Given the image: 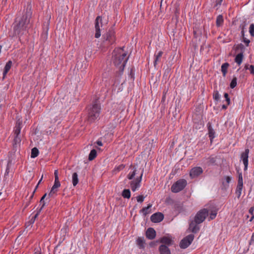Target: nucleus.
I'll return each instance as SVG.
<instances>
[{"label": "nucleus", "instance_id": "1", "mask_svg": "<svg viewBox=\"0 0 254 254\" xmlns=\"http://www.w3.org/2000/svg\"><path fill=\"white\" fill-rule=\"evenodd\" d=\"M32 15L31 7H27L24 14L20 17H17L13 24L15 32L29 31L31 27L30 18Z\"/></svg>", "mask_w": 254, "mask_h": 254}, {"label": "nucleus", "instance_id": "2", "mask_svg": "<svg viewBox=\"0 0 254 254\" xmlns=\"http://www.w3.org/2000/svg\"><path fill=\"white\" fill-rule=\"evenodd\" d=\"M124 47L115 49L113 52L112 61L115 65L118 68L119 75L123 72L124 67L128 59Z\"/></svg>", "mask_w": 254, "mask_h": 254}, {"label": "nucleus", "instance_id": "3", "mask_svg": "<svg viewBox=\"0 0 254 254\" xmlns=\"http://www.w3.org/2000/svg\"><path fill=\"white\" fill-rule=\"evenodd\" d=\"M100 110V105L98 102L96 101L88 110L87 121L91 123L97 119L99 117Z\"/></svg>", "mask_w": 254, "mask_h": 254}, {"label": "nucleus", "instance_id": "4", "mask_svg": "<svg viewBox=\"0 0 254 254\" xmlns=\"http://www.w3.org/2000/svg\"><path fill=\"white\" fill-rule=\"evenodd\" d=\"M22 124V121L20 119H18L16 123L15 127L14 133L15 137L14 138V147H16L17 145L19 144L21 142V138L19 136V134L21 131V125Z\"/></svg>", "mask_w": 254, "mask_h": 254}, {"label": "nucleus", "instance_id": "5", "mask_svg": "<svg viewBox=\"0 0 254 254\" xmlns=\"http://www.w3.org/2000/svg\"><path fill=\"white\" fill-rule=\"evenodd\" d=\"M187 181L184 179H181L177 181L171 187L172 192L177 193L183 190L187 185Z\"/></svg>", "mask_w": 254, "mask_h": 254}, {"label": "nucleus", "instance_id": "6", "mask_svg": "<svg viewBox=\"0 0 254 254\" xmlns=\"http://www.w3.org/2000/svg\"><path fill=\"white\" fill-rule=\"evenodd\" d=\"M209 210L206 208H204L199 211L194 217L195 223L200 224L203 222L208 216Z\"/></svg>", "mask_w": 254, "mask_h": 254}, {"label": "nucleus", "instance_id": "7", "mask_svg": "<svg viewBox=\"0 0 254 254\" xmlns=\"http://www.w3.org/2000/svg\"><path fill=\"white\" fill-rule=\"evenodd\" d=\"M107 24V20L103 19L100 16L97 17L95 20V28L96 32H100L104 30L105 25Z\"/></svg>", "mask_w": 254, "mask_h": 254}, {"label": "nucleus", "instance_id": "8", "mask_svg": "<svg viewBox=\"0 0 254 254\" xmlns=\"http://www.w3.org/2000/svg\"><path fill=\"white\" fill-rule=\"evenodd\" d=\"M194 239V235L190 234L181 240L180 243V247L182 249L188 248L192 243Z\"/></svg>", "mask_w": 254, "mask_h": 254}, {"label": "nucleus", "instance_id": "9", "mask_svg": "<svg viewBox=\"0 0 254 254\" xmlns=\"http://www.w3.org/2000/svg\"><path fill=\"white\" fill-rule=\"evenodd\" d=\"M143 172L141 174L139 177L137 178L135 180L130 182V187L133 191H136L140 187V183L142 180Z\"/></svg>", "mask_w": 254, "mask_h": 254}, {"label": "nucleus", "instance_id": "10", "mask_svg": "<svg viewBox=\"0 0 254 254\" xmlns=\"http://www.w3.org/2000/svg\"><path fill=\"white\" fill-rule=\"evenodd\" d=\"M249 149H246L245 151L242 153L241 155V159L243 161L244 164V170L246 171L248 169V157L249 154Z\"/></svg>", "mask_w": 254, "mask_h": 254}, {"label": "nucleus", "instance_id": "11", "mask_svg": "<svg viewBox=\"0 0 254 254\" xmlns=\"http://www.w3.org/2000/svg\"><path fill=\"white\" fill-rule=\"evenodd\" d=\"M202 172L203 170L201 167H196L191 169L190 175L191 178H194L199 176Z\"/></svg>", "mask_w": 254, "mask_h": 254}, {"label": "nucleus", "instance_id": "12", "mask_svg": "<svg viewBox=\"0 0 254 254\" xmlns=\"http://www.w3.org/2000/svg\"><path fill=\"white\" fill-rule=\"evenodd\" d=\"M164 219V215L160 212H157L153 214L150 217L151 221L154 223H158L161 222Z\"/></svg>", "mask_w": 254, "mask_h": 254}, {"label": "nucleus", "instance_id": "13", "mask_svg": "<svg viewBox=\"0 0 254 254\" xmlns=\"http://www.w3.org/2000/svg\"><path fill=\"white\" fill-rule=\"evenodd\" d=\"M61 186V183L59 181H55L54 184L50 192L49 193V197H52L53 195L57 192L58 189Z\"/></svg>", "mask_w": 254, "mask_h": 254}, {"label": "nucleus", "instance_id": "14", "mask_svg": "<svg viewBox=\"0 0 254 254\" xmlns=\"http://www.w3.org/2000/svg\"><path fill=\"white\" fill-rule=\"evenodd\" d=\"M146 236L149 240H152L156 236V232L152 228H148L146 232Z\"/></svg>", "mask_w": 254, "mask_h": 254}, {"label": "nucleus", "instance_id": "15", "mask_svg": "<svg viewBox=\"0 0 254 254\" xmlns=\"http://www.w3.org/2000/svg\"><path fill=\"white\" fill-rule=\"evenodd\" d=\"M160 254H171V251L168 246L165 245H161L159 247Z\"/></svg>", "mask_w": 254, "mask_h": 254}, {"label": "nucleus", "instance_id": "16", "mask_svg": "<svg viewBox=\"0 0 254 254\" xmlns=\"http://www.w3.org/2000/svg\"><path fill=\"white\" fill-rule=\"evenodd\" d=\"M103 37L106 41H108L110 44H113L114 42L115 36L114 33H106Z\"/></svg>", "mask_w": 254, "mask_h": 254}, {"label": "nucleus", "instance_id": "17", "mask_svg": "<svg viewBox=\"0 0 254 254\" xmlns=\"http://www.w3.org/2000/svg\"><path fill=\"white\" fill-rule=\"evenodd\" d=\"M208 135L210 138L211 142L212 141V139L215 137V132L211 127V124L209 122L207 125Z\"/></svg>", "mask_w": 254, "mask_h": 254}, {"label": "nucleus", "instance_id": "18", "mask_svg": "<svg viewBox=\"0 0 254 254\" xmlns=\"http://www.w3.org/2000/svg\"><path fill=\"white\" fill-rule=\"evenodd\" d=\"M198 224L195 223L194 220L190 224L189 229L192 233H196L199 230L200 228Z\"/></svg>", "mask_w": 254, "mask_h": 254}, {"label": "nucleus", "instance_id": "19", "mask_svg": "<svg viewBox=\"0 0 254 254\" xmlns=\"http://www.w3.org/2000/svg\"><path fill=\"white\" fill-rule=\"evenodd\" d=\"M12 65V63L11 61H9L4 66V68L3 72V77H2L3 80L5 78L6 75L7 73V72L9 71L10 69L11 68Z\"/></svg>", "mask_w": 254, "mask_h": 254}, {"label": "nucleus", "instance_id": "20", "mask_svg": "<svg viewBox=\"0 0 254 254\" xmlns=\"http://www.w3.org/2000/svg\"><path fill=\"white\" fill-rule=\"evenodd\" d=\"M163 55V52L159 51L157 53H155L154 55L155 59L154 61V65L155 67H156L157 64L160 62L161 58L162 57Z\"/></svg>", "mask_w": 254, "mask_h": 254}, {"label": "nucleus", "instance_id": "21", "mask_svg": "<svg viewBox=\"0 0 254 254\" xmlns=\"http://www.w3.org/2000/svg\"><path fill=\"white\" fill-rule=\"evenodd\" d=\"M231 181V177L229 176H226L222 180V189H226L229 187V184Z\"/></svg>", "mask_w": 254, "mask_h": 254}, {"label": "nucleus", "instance_id": "22", "mask_svg": "<svg viewBox=\"0 0 254 254\" xmlns=\"http://www.w3.org/2000/svg\"><path fill=\"white\" fill-rule=\"evenodd\" d=\"M130 172L127 176V179L129 180H132L136 174V169L134 166H130Z\"/></svg>", "mask_w": 254, "mask_h": 254}, {"label": "nucleus", "instance_id": "23", "mask_svg": "<svg viewBox=\"0 0 254 254\" xmlns=\"http://www.w3.org/2000/svg\"><path fill=\"white\" fill-rule=\"evenodd\" d=\"M172 240L167 237H163L161 239L160 242L164 244L166 246H170L172 244Z\"/></svg>", "mask_w": 254, "mask_h": 254}, {"label": "nucleus", "instance_id": "24", "mask_svg": "<svg viewBox=\"0 0 254 254\" xmlns=\"http://www.w3.org/2000/svg\"><path fill=\"white\" fill-rule=\"evenodd\" d=\"M79 180L77 173L74 172L72 175V183L74 187H75L78 183Z\"/></svg>", "mask_w": 254, "mask_h": 254}, {"label": "nucleus", "instance_id": "25", "mask_svg": "<svg viewBox=\"0 0 254 254\" xmlns=\"http://www.w3.org/2000/svg\"><path fill=\"white\" fill-rule=\"evenodd\" d=\"M229 66V64L228 63H225L221 65V71L223 73V76L225 77L227 72V69Z\"/></svg>", "mask_w": 254, "mask_h": 254}, {"label": "nucleus", "instance_id": "26", "mask_svg": "<svg viewBox=\"0 0 254 254\" xmlns=\"http://www.w3.org/2000/svg\"><path fill=\"white\" fill-rule=\"evenodd\" d=\"M145 241L143 238H138L136 240V244L140 249H143L144 247Z\"/></svg>", "mask_w": 254, "mask_h": 254}, {"label": "nucleus", "instance_id": "27", "mask_svg": "<svg viewBox=\"0 0 254 254\" xmlns=\"http://www.w3.org/2000/svg\"><path fill=\"white\" fill-rule=\"evenodd\" d=\"M243 58V54L242 53L238 54L235 59V62L237 63L239 65H240L242 63Z\"/></svg>", "mask_w": 254, "mask_h": 254}, {"label": "nucleus", "instance_id": "28", "mask_svg": "<svg viewBox=\"0 0 254 254\" xmlns=\"http://www.w3.org/2000/svg\"><path fill=\"white\" fill-rule=\"evenodd\" d=\"M223 17L222 15H219L216 18V25L218 27L221 26L223 23Z\"/></svg>", "mask_w": 254, "mask_h": 254}, {"label": "nucleus", "instance_id": "29", "mask_svg": "<svg viewBox=\"0 0 254 254\" xmlns=\"http://www.w3.org/2000/svg\"><path fill=\"white\" fill-rule=\"evenodd\" d=\"M243 185H237L236 190V194L237 195V197L240 198L241 193L242 190L243 189Z\"/></svg>", "mask_w": 254, "mask_h": 254}, {"label": "nucleus", "instance_id": "30", "mask_svg": "<svg viewBox=\"0 0 254 254\" xmlns=\"http://www.w3.org/2000/svg\"><path fill=\"white\" fill-rule=\"evenodd\" d=\"M97 155V152L95 149H92L91 150L88 157V159L90 161L93 160Z\"/></svg>", "mask_w": 254, "mask_h": 254}, {"label": "nucleus", "instance_id": "31", "mask_svg": "<svg viewBox=\"0 0 254 254\" xmlns=\"http://www.w3.org/2000/svg\"><path fill=\"white\" fill-rule=\"evenodd\" d=\"M41 211V208L38 209V210L37 211L36 214L34 216H33L32 218L29 221L28 223L29 224V225H31L34 223L35 219L38 217V216L39 215V214H40Z\"/></svg>", "mask_w": 254, "mask_h": 254}, {"label": "nucleus", "instance_id": "32", "mask_svg": "<svg viewBox=\"0 0 254 254\" xmlns=\"http://www.w3.org/2000/svg\"><path fill=\"white\" fill-rule=\"evenodd\" d=\"M152 204H149L147 207H145L140 210V212L143 213L144 215L150 213L149 209L151 207Z\"/></svg>", "mask_w": 254, "mask_h": 254}, {"label": "nucleus", "instance_id": "33", "mask_svg": "<svg viewBox=\"0 0 254 254\" xmlns=\"http://www.w3.org/2000/svg\"><path fill=\"white\" fill-rule=\"evenodd\" d=\"M122 196L124 198H129L130 197V191L129 189H125L122 192Z\"/></svg>", "mask_w": 254, "mask_h": 254}, {"label": "nucleus", "instance_id": "34", "mask_svg": "<svg viewBox=\"0 0 254 254\" xmlns=\"http://www.w3.org/2000/svg\"><path fill=\"white\" fill-rule=\"evenodd\" d=\"M38 154H39L38 149L37 148L34 147L32 149L31 153V158H35L38 155Z\"/></svg>", "mask_w": 254, "mask_h": 254}, {"label": "nucleus", "instance_id": "35", "mask_svg": "<svg viewBox=\"0 0 254 254\" xmlns=\"http://www.w3.org/2000/svg\"><path fill=\"white\" fill-rule=\"evenodd\" d=\"M47 196V193H45L41 198L40 200V205H41L40 208H41V210H42L43 208L44 207L45 205V202L44 201V199Z\"/></svg>", "mask_w": 254, "mask_h": 254}, {"label": "nucleus", "instance_id": "36", "mask_svg": "<svg viewBox=\"0 0 254 254\" xmlns=\"http://www.w3.org/2000/svg\"><path fill=\"white\" fill-rule=\"evenodd\" d=\"M237 85V78L234 77L230 83V87L231 88H235Z\"/></svg>", "mask_w": 254, "mask_h": 254}, {"label": "nucleus", "instance_id": "37", "mask_svg": "<svg viewBox=\"0 0 254 254\" xmlns=\"http://www.w3.org/2000/svg\"><path fill=\"white\" fill-rule=\"evenodd\" d=\"M240 185H243V176L242 173H240L238 176V184Z\"/></svg>", "mask_w": 254, "mask_h": 254}, {"label": "nucleus", "instance_id": "38", "mask_svg": "<svg viewBox=\"0 0 254 254\" xmlns=\"http://www.w3.org/2000/svg\"><path fill=\"white\" fill-rule=\"evenodd\" d=\"M217 211L216 210L211 211L210 214V219L212 220L214 219L216 216Z\"/></svg>", "mask_w": 254, "mask_h": 254}, {"label": "nucleus", "instance_id": "39", "mask_svg": "<svg viewBox=\"0 0 254 254\" xmlns=\"http://www.w3.org/2000/svg\"><path fill=\"white\" fill-rule=\"evenodd\" d=\"M242 35L243 39V41L244 43L246 44V45L248 46L250 42V41L244 37V33H242Z\"/></svg>", "mask_w": 254, "mask_h": 254}, {"label": "nucleus", "instance_id": "40", "mask_svg": "<svg viewBox=\"0 0 254 254\" xmlns=\"http://www.w3.org/2000/svg\"><path fill=\"white\" fill-rule=\"evenodd\" d=\"M247 25V24L246 22H244L243 24H242L240 25V28H241V32H244L245 30H246V28H245V26Z\"/></svg>", "mask_w": 254, "mask_h": 254}, {"label": "nucleus", "instance_id": "41", "mask_svg": "<svg viewBox=\"0 0 254 254\" xmlns=\"http://www.w3.org/2000/svg\"><path fill=\"white\" fill-rule=\"evenodd\" d=\"M224 97L226 99V101L227 103V105H229L230 103V98H229L228 94L227 93H224Z\"/></svg>", "mask_w": 254, "mask_h": 254}, {"label": "nucleus", "instance_id": "42", "mask_svg": "<svg viewBox=\"0 0 254 254\" xmlns=\"http://www.w3.org/2000/svg\"><path fill=\"white\" fill-rule=\"evenodd\" d=\"M136 199L138 202H142L144 200V197L142 195H139L136 197Z\"/></svg>", "mask_w": 254, "mask_h": 254}, {"label": "nucleus", "instance_id": "43", "mask_svg": "<svg viewBox=\"0 0 254 254\" xmlns=\"http://www.w3.org/2000/svg\"><path fill=\"white\" fill-rule=\"evenodd\" d=\"M213 98L216 100H218L219 99L220 95L217 91L214 94Z\"/></svg>", "mask_w": 254, "mask_h": 254}, {"label": "nucleus", "instance_id": "44", "mask_svg": "<svg viewBox=\"0 0 254 254\" xmlns=\"http://www.w3.org/2000/svg\"><path fill=\"white\" fill-rule=\"evenodd\" d=\"M55 181H59L58 177V171L56 170L54 172Z\"/></svg>", "mask_w": 254, "mask_h": 254}, {"label": "nucleus", "instance_id": "45", "mask_svg": "<svg viewBox=\"0 0 254 254\" xmlns=\"http://www.w3.org/2000/svg\"><path fill=\"white\" fill-rule=\"evenodd\" d=\"M10 163H11L10 161H9L7 163L6 171L5 173V176L7 175L9 173V165L10 164Z\"/></svg>", "mask_w": 254, "mask_h": 254}, {"label": "nucleus", "instance_id": "46", "mask_svg": "<svg viewBox=\"0 0 254 254\" xmlns=\"http://www.w3.org/2000/svg\"><path fill=\"white\" fill-rule=\"evenodd\" d=\"M249 69L251 74L254 73V65H250L249 66Z\"/></svg>", "mask_w": 254, "mask_h": 254}, {"label": "nucleus", "instance_id": "47", "mask_svg": "<svg viewBox=\"0 0 254 254\" xmlns=\"http://www.w3.org/2000/svg\"><path fill=\"white\" fill-rule=\"evenodd\" d=\"M249 32H254V24L252 23L250 25Z\"/></svg>", "mask_w": 254, "mask_h": 254}, {"label": "nucleus", "instance_id": "48", "mask_svg": "<svg viewBox=\"0 0 254 254\" xmlns=\"http://www.w3.org/2000/svg\"><path fill=\"white\" fill-rule=\"evenodd\" d=\"M254 206H252L251 207L249 210V213L251 214V215H254Z\"/></svg>", "mask_w": 254, "mask_h": 254}, {"label": "nucleus", "instance_id": "49", "mask_svg": "<svg viewBox=\"0 0 254 254\" xmlns=\"http://www.w3.org/2000/svg\"><path fill=\"white\" fill-rule=\"evenodd\" d=\"M82 65V64L80 62H78L76 64V67H77V69L81 68Z\"/></svg>", "mask_w": 254, "mask_h": 254}, {"label": "nucleus", "instance_id": "50", "mask_svg": "<svg viewBox=\"0 0 254 254\" xmlns=\"http://www.w3.org/2000/svg\"><path fill=\"white\" fill-rule=\"evenodd\" d=\"M42 178H43V176L42 177V178H41V179L39 180L37 185L36 186V188L34 190V191H33V194L31 195V197L32 198L33 196V193L35 192V191H36V190L37 189V188H38V185H39V184L41 182L42 180Z\"/></svg>", "mask_w": 254, "mask_h": 254}, {"label": "nucleus", "instance_id": "51", "mask_svg": "<svg viewBox=\"0 0 254 254\" xmlns=\"http://www.w3.org/2000/svg\"><path fill=\"white\" fill-rule=\"evenodd\" d=\"M253 243H254V232L253 233L250 242V244L252 245Z\"/></svg>", "mask_w": 254, "mask_h": 254}, {"label": "nucleus", "instance_id": "52", "mask_svg": "<svg viewBox=\"0 0 254 254\" xmlns=\"http://www.w3.org/2000/svg\"><path fill=\"white\" fill-rule=\"evenodd\" d=\"M222 0H216L215 6H217L218 5H220L221 4V2Z\"/></svg>", "mask_w": 254, "mask_h": 254}, {"label": "nucleus", "instance_id": "53", "mask_svg": "<svg viewBox=\"0 0 254 254\" xmlns=\"http://www.w3.org/2000/svg\"><path fill=\"white\" fill-rule=\"evenodd\" d=\"M96 143L98 145L100 146L103 145V143H102V141L99 140H98L96 141Z\"/></svg>", "mask_w": 254, "mask_h": 254}, {"label": "nucleus", "instance_id": "54", "mask_svg": "<svg viewBox=\"0 0 254 254\" xmlns=\"http://www.w3.org/2000/svg\"><path fill=\"white\" fill-rule=\"evenodd\" d=\"M124 168V165H120V166H118V167H117V169L118 171H120V170H121L123 169Z\"/></svg>", "mask_w": 254, "mask_h": 254}, {"label": "nucleus", "instance_id": "55", "mask_svg": "<svg viewBox=\"0 0 254 254\" xmlns=\"http://www.w3.org/2000/svg\"><path fill=\"white\" fill-rule=\"evenodd\" d=\"M101 36V33H95V37L96 38H98Z\"/></svg>", "mask_w": 254, "mask_h": 254}, {"label": "nucleus", "instance_id": "56", "mask_svg": "<svg viewBox=\"0 0 254 254\" xmlns=\"http://www.w3.org/2000/svg\"><path fill=\"white\" fill-rule=\"evenodd\" d=\"M201 33H193V36L194 37H196L197 36H198Z\"/></svg>", "mask_w": 254, "mask_h": 254}, {"label": "nucleus", "instance_id": "57", "mask_svg": "<svg viewBox=\"0 0 254 254\" xmlns=\"http://www.w3.org/2000/svg\"><path fill=\"white\" fill-rule=\"evenodd\" d=\"M34 254H42V253L40 251L38 250L34 252Z\"/></svg>", "mask_w": 254, "mask_h": 254}, {"label": "nucleus", "instance_id": "58", "mask_svg": "<svg viewBox=\"0 0 254 254\" xmlns=\"http://www.w3.org/2000/svg\"><path fill=\"white\" fill-rule=\"evenodd\" d=\"M252 215V217H251V219L250 220V222H252L253 221V220L254 219V215Z\"/></svg>", "mask_w": 254, "mask_h": 254}, {"label": "nucleus", "instance_id": "59", "mask_svg": "<svg viewBox=\"0 0 254 254\" xmlns=\"http://www.w3.org/2000/svg\"><path fill=\"white\" fill-rule=\"evenodd\" d=\"M227 105H223L222 106V109H226L227 108Z\"/></svg>", "mask_w": 254, "mask_h": 254}, {"label": "nucleus", "instance_id": "60", "mask_svg": "<svg viewBox=\"0 0 254 254\" xmlns=\"http://www.w3.org/2000/svg\"><path fill=\"white\" fill-rule=\"evenodd\" d=\"M249 66L250 65L249 64H246L245 67L246 69H249Z\"/></svg>", "mask_w": 254, "mask_h": 254}, {"label": "nucleus", "instance_id": "61", "mask_svg": "<svg viewBox=\"0 0 254 254\" xmlns=\"http://www.w3.org/2000/svg\"><path fill=\"white\" fill-rule=\"evenodd\" d=\"M211 163H214V159H213V158L211 159Z\"/></svg>", "mask_w": 254, "mask_h": 254}, {"label": "nucleus", "instance_id": "62", "mask_svg": "<svg viewBox=\"0 0 254 254\" xmlns=\"http://www.w3.org/2000/svg\"><path fill=\"white\" fill-rule=\"evenodd\" d=\"M252 36L254 37V33H250Z\"/></svg>", "mask_w": 254, "mask_h": 254}, {"label": "nucleus", "instance_id": "63", "mask_svg": "<svg viewBox=\"0 0 254 254\" xmlns=\"http://www.w3.org/2000/svg\"><path fill=\"white\" fill-rule=\"evenodd\" d=\"M7 0H2V1H4L5 2Z\"/></svg>", "mask_w": 254, "mask_h": 254}, {"label": "nucleus", "instance_id": "64", "mask_svg": "<svg viewBox=\"0 0 254 254\" xmlns=\"http://www.w3.org/2000/svg\"><path fill=\"white\" fill-rule=\"evenodd\" d=\"M1 194V192H0V195Z\"/></svg>", "mask_w": 254, "mask_h": 254}]
</instances>
